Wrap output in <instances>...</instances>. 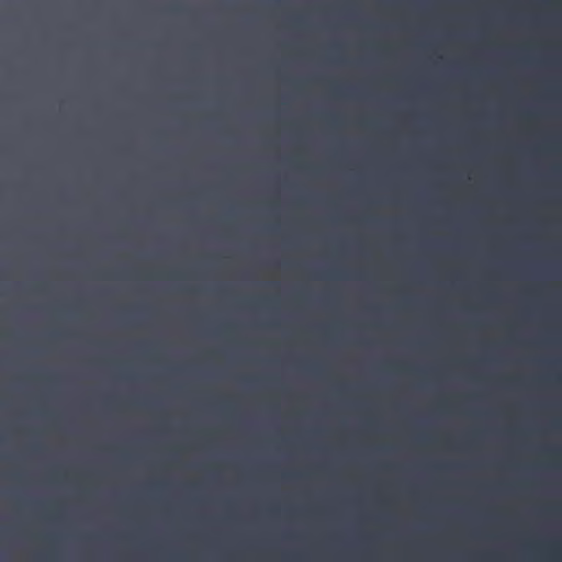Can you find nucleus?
Listing matches in <instances>:
<instances>
[{
    "mask_svg": "<svg viewBox=\"0 0 562 562\" xmlns=\"http://www.w3.org/2000/svg\"><path fill=\"white\" fill-rule=\"evenodd\" d=\"M337 140H338V142H341L342 139H341V138H338Z\"/></svg>",
    "mask_w": 562,
    "mask_h": 562,
    "instance_id": "obj_1",
    "label": "nucleus"
},
{
    "mask_svg": "<svg viewBox=\"0 0 562 562\" xmlns=\"http://www.w3.org/2000/svg\"><path fill=\"white\" fill-rule=\"evenodd\" d=\"M409 140H411V142H414L415 139H414V138H411Z\"/></svg>",
    "mask_w": 562,
    "mask_h": 562,
    "instance_id": "obj_2",
    "label": "nucleus"
},
{
    "mask_svg": "<svg viewBox=\"0 0 562 562\" xmlns=\"http://www.w3.org/2000/svg\"><path fill=\"white\" fill-rule=\"evenodd\" d=\"M550 140H551V142H554L555 139H554V138H551Z\"/></svg>",
    "mask_w": 562,
    "mask_h": 562,
    "instance_id": "obj_3",
    "label": "nucleus"
},
{
    "mask_svg": "<svg viewBox=\"0 0 562 562\" xmlns=\"http://www.w3.org/2000/svg\"><path fill=\"white\" fill-rule=\"evenodd\" d=\"M339 144H340V145H344L345 143H344V142H340Z\"/></svg>",
    "mask_w": 562,
    "mask_h": 562,
    "instance_id": "obj_4",
    "label": "nucleus"
},
{
    "mask_svg": "<svg viewBox=\"0 0 562 562\" xmlns=\"http://www.w3.org/2000/svg\"><path fill=\"white\" fill-rule=\"evenodd\" d=\"M411 144H412V145H415L416 143H415V142H412Z\"/></svg>",
    "mask_w": 562,
    "mask_h": 562,
    "instance_id": "obj_5",
    "label": "nucleus"
},
{
    "mask_svg": "<svg viewBox=\"0 0 562 562\" xmlns=\"http://www.w3.org/2000/svg\"><path fill=\"white\" fill-rule=\"evenodd\" d=\"M472 144H473V145H476L477 143H476V142H473Z\"/></svg>",
    "mask_w": 562,
    "mask_h": 562,
    "instance_id": "obj_6",
    "label": "nucleus"
},
{
    "mask_svg": "<svg viewBox=\"0 0 562 562\" xmlns=\"http://www.w3.org/2000/svg\"><path fill=\"white\" fill-rule=\"evenodd\" d=\"M552 144H553V145H557L558 143H557V142H553Z\"/></svg>",
    "mask_w": 562,
    "mask_h": 562,
    "instance_id": "obj_7",
    "label": "nucleus"
}]
</instances>
